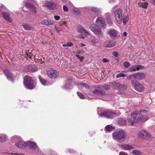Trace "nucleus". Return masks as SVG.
Wrapping results in <instances>:
<instances>
[{"label":"nucleus","instance_id":"9b49d317","mask_svg":"<svg viewBox=\"0 0 155 155\" xmlns=\"http://www.w3.org/2000/svg\"><path fill=\"white\" fill-rule=\"evenodd\" d=\"M49 77L51 78H54L57 77L59 75V72L53 68H49Z\"/></svg>","mask_w":155,"mask_h":155},{"label":"nucleus","instance_id":"6ab92c4d","mask_svg":"<svg viewBox=\"0 0 155 155\" xmlns=\"http://www.w3.org/2000/svg\"><path fill=\"white\" fill-rule=\"evenodd\" d=\"M120 147L122 148L123 150H130L134 149V147L129 144H121Z\"/></svg>","mask_w":155,"mask_h":155},{"label":"nucleus","instance_id":"4c0bfd02","mask_svg":"<svg viewBox=\"0 0 155 155\" xmlns=\"http://www.w3.org/2000/svg\"><path fill=\"white\" fill-rule=\"evenodd\" d=\"M103 87L106 90H108L110 89V86L109 84H105L103 86Z\"/></svg>","mask_w":155,"mask_h":155},{"label":"nucleus","instance_id":"bb28decb","mask_svg":"<svg viewBox=\"0 0 155 155\" xmlns=\"http://www.w3.org/2000/svg\"><path fill=\"white\" fill-rule=\"evenodd\" d=\"M2 15L3 17L6 21L10 23L12 22V20L10 18L9 15L8 13L5 12H3Z\"/></svg>","mask_w":155,"mask_h":155},{"label":"nucleus","instance_id":"4468645a","mask_svg":"<svg viewBox=\"0 0 155 155\" xmlns=\"http://www.w3.org/2000/svg\"><path fill=\"white\" fill-rule=\"evenodd\" d=\"M25 71L28 72H35L37 70V67L34 65H28L25 67Z\"/></svg>","mask_w":155,"mask_h":155},{"label":"nucleus","instance_id":"5701e85b","mask_svg":"<svg viewBox=\"0 0 155 155\" xmlns=\"http://www.w3.org/2000/svg\"><path fill=\"white\" fill-rule=\"evenodd\" d=\"M77 31L80 33L84 32L88 35H90V33L87 31V30L84 29L83 27L81 25H79L77 27Z\"/></svg>","mask_w":155,"mask_h":155},{"label":"nucleus","instance_id":"a878e982","mask_svg":"<svg viewBox=\"0 0 155 155\" xmlns=\"http://www.w3.org/2000/svg\"><path fill=\"white\" fill-rule=\"evenodd\" d=\"M127 121L123 118H120L118 119V124L122 126H124L127 124Z\"/></svg>","mask_w":155,"mask_h":155},{"label":"nucleus","instance_id":"f704fd0d","mask_svg":"<svg viewBox=\"0 0 155 155\" xmlns=\"http://www.w3.org/2000/svg\"><path fill=\"white\" fill-rule=\"evenodd\" d=\"M24 56L27 59L28 58H29V59H31V57L30 54V53H28L27 51L25 52V54Z\"/></svg>","mask_w":155,"mask_h":155},{"label":"nucleus","instance_id":"f3484780","mask_svg":"<svg viewBox=\"0 0 155 155\" xmlns=\"http://www.w3.org/2000/svg\"><path fill=\"white\" fill-rule=\"evenodd\" d=\"M26 6L27 8H29L33 13H36V8L34 5L30 3H27L26 4Z\"/></svg>","mask_w":155,"mask_h":155},{"label":"nucleus","instance_id":"e2e57ef3","mask_svg":"<svg viewBox=\"0 0 155 155\" xmlns=\"http://www.w3.org/2000/svg\"><path fill=\"white\" fill-rule=\"evenodd\" d=\"M12 155H18V153H11Z\"/></svg>","mask_w":155,"mask_h":155},{"label":"nucleus","instance_id":"7ed1b4c3","mask_svg":"<svg viewBox=\"0 0 155 155\" xmlns=\"http://www.w3.org/2000/svg\"><path fill=\"white\" fill-rule=\"evenodd\" d=\"M112 136L117 142L120 143L124 142L126 137L125 132L122 130L115 131L112 134Z\"/></svg>","mask_w":155,"mask_h":155},{"label":"nucleus","instance_id":"6e6d98bb","mask_svg":"<svg viewBox=\"0 0 155 155\" xmlns=\"http://www.w3.org/2000/svg\"><path fill=\"white\" fill-rule=\"evenodd\" d=\"M43 6L46 7L48 8V2H47L45 3L44 5H43Z\"/></svg>","mask_w":155,"mask_h":155},{"label":"nucleus","instance_id":"09e8293b","mask_svg":"<svg viewBox=\"0 0 155 155\" xmlns=\"http://www.w3.org/2000/svg\"><path fill=\"white\" fill-rule=\"evenodd\" d=\"M77 94L79 97H84L83 94L79 92H77Z\"/></svg>","mask_w":155,"mask_h":155},{"label":"nucleus","instance_id":"a211bd4d","mask_svg":"<svg viewBox=\"0 0 155 155\" xmlns=\"http://www.w3.org/2000/svg\"><path fill=\"white\" fill-rule=\"evenodd\" d=\"M28 146L32 150H35L38 147L36 143L34 142L31 141H27V147Z\"/></svg>","mask_w":155,"mask_h":155},{"label":"nucleus","instance_id":"f8f14e48","mask_svg":"<svg viewBox=\"0 0 155 155\" xmlns=\"http://www.w3.org/2000/svg\"><path fill=\"white\" fill-rule=\"evenodd\" d=\"M96 22L101 27L105 28L106 26L104 19L102 17L97 18L96 20Z\"/></svg>","mask_w":155,"mask_h":155},{"label":"nucleus","instance_id":"69168bd1","mask_svg":"<svg viewBox=\"0 0 155 155\" xmlns=\"http://www.w3.org/2000/svg\"><path fill=\"white\" fill-rule=\"evenodd\" d=\"M61 0V1L63 3L66 2L67 1V0Z\"/></svg>","mask_w":155,"mask_h":155},{"label":"nucleus","instance_id":"680f3d73","mask_svg":"<svg viewBox=\"0 0 155 155\" xmlns=\"http://www.w3.org/2000/svg\"><path fill=\"white\" fill-rule=\"evenodd\" d=\"M127 35V33L126 32H125L123 34V36H126Z\"/></svg>","mask_w":155,"mask_h":155},{"label":"nucleus","instance_id":"423d86ee","mask_svg":"<svg viewBox=\"0 0 155 155\" xmlns=\"http://www.w3.org/2000/svg\"><path fill=\"white\" fill-rule=\"evenodd\" d=\"M118 115L117 113L112 111H106L101 112L99 116L101 117H105L108 118L112 119Z\"/></svg>","mask_w":155,"mask_h":155},{"label":"nucleus","instance_id":"473e14b6","mask_svg":"<svg viewBox=\"0 0 155 155\" xmlns=\"http://www.w3.org/2000/svg\"><path fill=\"white\" fill-rule=\"evenodd\" d=\"M91 10L92 12H94L95 14H99V13H100V12L99 9L96 8H92Z\"/></svg>","mask_w":155,"mask_h":155},{"label":"nucleus","instance_id":"7c9ffc66","mask_svg":"<svg viewBox=\"0 0 155 155\" xmlns=\"http://www.w3.org/2000/svg\"><path fill=\"white\" fill-rule=\"evenodd\" d=\"M114 129V127L109 125L106 126L105 127V130L109 132L113 130Z\"/></svg>","mask_w":155,"mask_h":155},{"label":"nucleus","instance_id":"49530a36","mask_svg":"<svg viewBox=\"0 0 155 155\" xmlns=\"http://www.w3.org/2000/svg\"><path fill=\"white\" fill-rule=\"evenodd\" d=\"M68 47H71L72 46H73V44L70 41H68L67 44Z\"/></svg>","mask_w":155,"mask_h":155},{"label":"nucleus","instance_id":"0e129e2a","mask_svg":"<svg viewBox=\"0 0 155 155\" xmlns=\"http://www.w3.org/2000/svg\"><path fill=\"white\" fill-rule=\"evenodd\" d=\"M3 8V6L2 5L0 4V10H1Z\"/></svg>","mask_w":155,"mask_h":155},{"label":"nucleus","instance_id":"603ef678","mask_svg":"<svg viewBox=\"0 0 155 155\" xmlns=\"http://www.w3.org/2000/svg\"><path fill=\"white\" fill-rule=\"evenodd\" d=\"M102 61L104 63H107L109 61V60L107 59L104 58L102 59Z\"/></svg>","mask_w":155,"mask_h":155},{"label":"nucleus","instance_id":"79ce46f5","mask_svg":"<svg viewBox=\"0 0 155 155\" xmlns=\"http://www.w3.org/2000/svg\"><path fill=\"white\" fill-rule=\"evenodd\" d=\"M100 99L104 101H108L110 100V97H100Z\"/></svg>","mask_w":155,"mask_h":155},{"label":"nucleus","instance_id":"2f4dec72","mask_svg":"<svg viewBox=\"0 0 155 155\" xmlns=\"http://www.w3.org/2000/svg\"><path fill=\"white\" fill-rule=\"evenodd\" d=\"M138 5H139V7H141L143 8L147 9L148 6V3L147 2H143L141 3H139Z\"/></svg>","mask_w":155,"mask_h":155},{"label":"nucleus","instance_id":"393cba45","mask_svg":"<svg viewBox=\"0 0 155 155\" xmlns=\"http://www.w3.org/2000/svg\"><path fill=\"white\" fill-rule=\"evenodd\" d=\"M143 68V67L141 65H138L134 66L130 68L129 70L130 71H138L140 69H141Z\"/></svg>","mask_w":155,"mask_h":155},{"label":"nucleus","instance_id":"052dcab7","mask_svg":"<svg viewBox=\"0 0 155 155\" xmlns=\"http://www.w3.org/2000/svg\"><path fill=\"white\" fill-rule=\"evenodd\" d=\"M150 2L154 5H155V0H150Z\"/></svg>","mask_w":155,"mask_h":155},{"label":"nucleus","instance_id":"0eeeda50","mask_svg":"<svg viewBox=\"0 0 155 155\" xmlns=\"http://www.w3.org/2000/svg\"><path fill=\"white\" fill-rule=\"evenodd\" d=\"M90 28L98 37H101L102 36L103 33L98 25L94 24H92L90 26Z\"/></svg>","mask_w":155,"mask_h":155},{"label":"nucleus","instance_id":"f03ea898","mask_svg":"<svg viewBox=\"0 0 155 155\" xmlns=\"http://www.w3.org/2000/svg\"><path fill=\"white\" fill-rule=\"evenodd\" d=\"M115 20L119 24H121L123 21L125 24L129 20L128 17L122 13V11L120 8H118L114 12Z\"/></svg>","mask_w":155,"mask_h":155},{"label":"nucleus","instance_id":"6e6552de","mask_svg":"<svg viewBox=\"0 0 155 155\" xmlns=\"http://www.w3.org/2000/svg\"><path fill=\"white\" fill-rule=\"evenodd\" d=\"M102 87L99 86L97 87H95V89L93 91V93L97 95H103L105 94V92L102 91L101 90Z\"/></svg>","mask_w":155,"mask_h":155},{"label":"nucleus","instance_id":"ea45409f","mask_svg":"<svg viewBox=\"0 0 155 155\" xmlns=\"http://www.w3.org/2000/svg\"><path fill=\"white\" fill-rule=\"evenodd\" d=\"M76 56L79 59V60L81 61H82L83 60L84 58L83 56H80V55L78 54H76Z\"/></svg>","mask_w":155,"mask_h":155},{"label":"nucleus","instance_id":"72a5a7b5","mask_svg":"<svg viewBox=\"0 0 155 155\" xmlns=\"http://www.w3.org/2000/svg\"><path fill=\"white\" fill-rule=\"evenodd\" d=\"M132 153L135 155H140L142 154V153L138 150H134L132 151Z\"/></svg>","mask_w":155,"mask_h":155},{"label":"nucleus","instance_id":"20e7f679","mask_svg":"<svg viewBox=\"0 0 155 155\" xmlns=\"http://www.w3.org/2000/svg\"><path fill=\"white\" fill-rule=\"evenodd\" d=\"M23 83L27 89L32 90L35 88L36 84L34 83L32 78L29 75L25 76L24 78Z\"/></svg>","mask_w":155,"mask_h":155},{"label":"nucleus","instance_id":"a19ab883","mask_svg":"<svg viewBox=\"0 0 155 155\" xmlns=\"http://www.w3.org/2000/svg\"><path fill=\"white\" fill-rule=\"evenodd\" d=\"M42 24L46 25H48V20H44L41 22Z\"/></svg>","mask_w":155,"mask_h":155},{"label":"nucleus","instance_id":"ddd939ff","mask_svg":"<svg viewBox=\"0 0 155 155\" xmlns=\"http://www.w3.org/2000/svg\"><path fill=\"white\" fill-rule=\"evenodd\" d=\"M27 141L25 142L22 140H20L16 142L15 145L18 148L23 149L27 147Z\"/></svg>","mask_w":155,"mask_h":155},{"label":"nucleus","instance_id":"c9c22d12","mask_svg":"<svg viewBox=\"0 0 155 155\" xmlns=\"http://www.w3.org/2000/svg\"><path fill=\"white\" fill-rule=\"evenodd\" d=\"M135 74H133L127 77V79L128 80H131L135 78Z\"/></svg>","mask_w":155,"mask_h":155},{"label":"nucleus","instance_id":"4be33fe9","mask_svg":"<svg viewBox=\"0 0 155 155\" xmlns=\"http://www.w3.org/2000/svg\"><path fill=\"white\" fill-rule=\"evenodd\" d=\"M72 79L67 80L65 82L64 86L65 88L71 89L72 88V86L71 85V84L72 82Z\"/></svg>","mask_w":155,"mask_h":155},{"label":"nucleus","instance_id":"412c9836","mask_svg":"<svg viewBox=\"0 0 155 155\" xmlns=\"http://www.w3.org/2000/svg\"><path fill=\"white\" fill-rule=\"evenodd\" d=\"M6 77L9 79H11L12 78L13 76L12 73L8 69H5L3 71Z\"/></svg>","mask_w":155,"mask_h":155},{"label":"nucleus","instance_id":"3c124183","mask_svg":"<svg viewBox=\"0 0 155 155\" xmlns=\"http://www.w3.org/2000/svg\"><path fill=\"white\" fill-rule=\"evenodd\" d=\"M113 54L114 56L116 57H117L118 56V53L117 51H114L113 52Z\"/></svg>","mask_w":155,"mask_h":155},{"label":"nucleus","instance_id":"c85d7f7f","mask_svg":"<svg viewBox=\"0 0 155 155\" xmlns=\"http://www.w3.org/2000/svg\"><path fill=\"white\" fill-rule=\"evenodd\" d=\"M39 79L42 84L46 85L47 84L48 81L47 79L42 78L40 75L39 76Z\"/></svg>","mask_w":155,"mask_h":155},{"label":"nucleus","instance_id":"2eb2a0df","mask_svg":"<svg viewBox=\"0 0 155 155\" xmlns=\"http://www.w3.org/2000/svg\"><path fill=\"white\" fill-rule=\"evenodd\" d=\"M108 34L110 37L113 39H114L117 37V32L114 29H111L108 32Z\"/></svg>","mask_w":155,"mask_h":155},{"label":"nucleus","instance_id":"cd10ccee","mask_svg":"<svg viewBox=\"0 0 155 155\" xmlns=\"http://www.w3.org/2000/svg\"><path fill=\"white\" fill-rule=\"evenodd\" d=\"M24 28L26 30L30 31L33 29V27L28 24H25L22 25Z\"/></svg>","mask_w":155,"mask_h":155},{"label":"nucleus","instance_id":"37998d69","mask_svg":"<svg viewBox=\"0 0 155 155\" xmlns=\"http://www.w3.org/2000/svg\"><path fill=\"white\" fill-rule=\"evenodd\" d=\"M98 40H97V39L95 38H93L91 41V42L92 43L94 44H95L96 43H97V42H98Z\"/></svg>","mask_w":155,"mask_h":155},{"label":"nucleus","instance_id":"dca6fc26","mask_svg":"<svg viewBox=\"0 0 155 155\" xmlns=\"http://www.w3.org/2000/svg\"><path fill=\"white\" fill-rule=\"evenodd\" d=\"M112 84L114 86H115L114 88L117 89H126L127 88V86L125 85H122L119 83H117L116 82H114L112 83Z\"/></svg>","mask_w":155,"mask_h":155},{"label":"nucleus","instance_id":"864d4df0","mask_svg":"<svg viewBox=\"0 0 155 155\" xmlns=\"http://www.w3.org/2000/svg\"><path fill=\"white\" fill-rule=\"evenodd\" d=\"M55 29L57 31H59L61 30V29H60V28L57 26L55 27Z\"/></svg>","mask_w":155,"mask_h":155},{"label":"nucleus","instance_id":"de8ad7c7","mask_svg":"<svg viewBox=\"0 0 155 155\" xmlns=\"http://www.w3.org/2000/svg\"><path fill=\"white\" fill-rule=\"evenodd\" d=\"M107 22L110 25H111L113 24L112 20L111 19H108L107 20Z\"/></svg>","mask_w":155,"mask_h":155},{"label":"nucleus","instance_id":"c756f323","mask_svg":"<svg viewBox=\"0 0 155 155\" xmlns=\"http://www.w3.org/2000/svg\"><path fill=\"white\" fill-rule=\"evenodd\" d=\"M77 85L79 86L80 87L82 88L84 87L85 89H89L90 88V86L85 84L83 83H78Z\"/></svg>","mask_w":155,"mask_h":155},{"label":"nucleus","instance_id":"9d476101","mask_svg":"<svg viewBox=\"0 0 155 155\" xmlns=\"http://www.w3.org/2000/svg\"><path fill=\"white\" fill-rule=\"evenodd\" d=\"M138 136L139 137L143 139L148 138L149 134L146 130H142L139 132Z\"/></svg>","mask_w":155,"mask_h":155},{"label":"nucleus","instance_id":"bf43d9fd","mask_svg":"<svg viewBox=\"0 0 155 155\" xmlns=\"http://www.w3.org/2000/svg\"><path fill=\"white\" fill-rule=\"evenodd\" d=\"M79 46L81 47H84L85 46V44L82 43H80L79 44Z\"/></svg>","mask_w":155,"mask_h":155},{"label":"nucleus","instance_id":"774afa93","mask_svg":"<svg viewBox=\"0 0 155 155\" xmlns=\"http://www.w3.org/2000/svg\"><path fill=\"white\" fill-rule=\"evenodd\" d=\"M18 155H24V154L22 153H18Z\"/></svg>","mask_w":155,"mask_h":155},{"label":"nucleus","instance_id":"5fc2aeb1","mask_svg":"<svg viewBox=\"0 0 155 155\" xmlns=\"http://www.w3.org/2000/svg\"><path fill=\"white\" fill-rule=\"evenodd\" d=\"M119 155H127V154L123 151L119 153Z\"/></svg>","mask_w":155,"mask_h":155},{"label":"nucleus","instance_id":"8fccbe9b","mask_svg":"<svg viewBox=\"0 0 155 155\" xmlns=\"http://www.w3.org/2000/svg\"><path fill=\"white\" fill-rule=\"evenodd\" d=\"M54 18L56 20L58 21L60 20V17L59 16L56 15L54 16Z\"/></svg>","mask_w":155,"mask_h":155},{"label":"nucleus","instance_id":"4d7b16f0","mask_svg":"<svg viewBox=\"0 0 155 155\" xmlns=\"http://www.w3.org/2000/svg\"><path fill=\"white\" fill-rule=\"evenodd\" d=\"M68 151L70 153H73L74 152V151L72 150L71 149H69L68 150Z\"/></svg>","mask_w":155,"mask_h":155},{"label":"nucleus","instance_id":"58836bf2","mask_svg":"<svg viewBox=\"0 0 155 155\" xmlns=\"http://www.w3.org/2000/svg\"><path fill=\"white\" fill-rule=\"evenodd\" d=\"M126 76V75H125L124 74L120 73V74H118L116 76V77L117 78H120V77H125Z\"/></svg>","mask_w":155,"mask_h":155},{"label":"nucleus","instance_id":"f257e3e1","mask_svg":"<svg viewBox=\"0 0 155 155\" xmlns=\"http://www.w3.org/2000/svg\"><path fill=\"white\" fill-rule=\"evenodd\" d=\"M149 113L148 111L145 110H141L139 112L135 111L128 116L127 121L132 126L134 123L140 121L145 122L148 119Z\"/></svg>","mask_w":155,"mask_h":155},{"label":"nucleus","instance_id":"e433bc0d","mask_svg":"<svg viewBox=\"0 0 155 155\" xmlns=\"http://www.w3.org/2000/svg\"><path fill=\"white\" fill-rule=\"evenodd\" d=\"M124 66L125 68H127L130 66V64L128 62L125 61L124 62Z\"/></svg>","mask_w":155,"mask_h":155},{"label":"nucleus","instance_id":"1a4fd4ad","mask_svg":"<svg viewBox=\"0 0 155 155\" xmlns=\"http://www.w3.org/2000/svg\"><path fill=\"white\" fill-rule=\"evenodd\" d=\"M116 45V42L112 40H107L105 41L104 44V47L106 48H112Z\"/></svg>","mask_w":155,"mask_h":155},{"label":"nucleus","instance_id":"338daca9","mask_svg":"<svg viewBox=\"0 0 155 155\" xmlns=\"http://www.w3.org/2000/svg\"><path fill=\"white\" fill-rule=\"evenodd\" d=\"M63 46L64 47H66V46H67V44H63Z\"/></svg>","mask_w":155,"mask_h":155},{"label":"nucleus","instance_id":"a18cd8bd","mask_svg":"<svg viewBox=\"0 0 155 155\" xmlns=\"http://www.w3.org/2000/svg\"><path fill=\"white\" fill-rule=\"evenodd\" d=\"M63 9L64 12H67L68 11V9L65 5H64L63 7Z\"/></svg>","mask_w":155,"mask_h":155},{"label":"nucleus","instance_id":"aec40b11","mask_svg":"<svg viewBox=\"0 0 155 155\" xmlns=\"http://www.w3.org/2000/svg\"><path fill=\"white\" fill-rule=\"evenodd\" d=\"M135 74V79L137 80H142L145 77V75L142 73H137Z\"/></svg>","mask_w":155,"mask_h":155},{"label":"nucleus","instance_id":"c03bdc74","mask_svg":"<svg viewBox=\"0 0 155 155\" xmlns=\"http://www.w3.org/2000/svg\"><path fill=\"white\" fill-rule=\"evenodd\" d=\"M2 139V141H5L7 139V137L6 135H4L2 137H0V138Z\"/></svg>","mask_w":155,"mask_h":155},{"label":"nucleus","instance_id":"b1692460","mask_svg":"<svg viewBox=\"0 0 155 155\" xmlns=\"http://www.w3.org/2000/svg\"><path fill=\"white\" fill-rule=\"evenodd\" d=\"M57 8V4L55 2H49V9L54 10Z\"/></svg>","mask_w":155,"mask_h":155},{"label":"nucleus","instance_id":"39448f33","mask_svg":"<svg viewBox=\"0 0 155 155\" xmlns=\"http://www.w3.org/2000/svg\"><path fill=\"white\" fill-rule=\"evenodd\" d=\"M131 83L132 87L137 91L140 92L143 91L144 89V86L139 82H137L134 80H132Z\"/></svg>","mask_w":155,"mask_h":155},{"label":"nucleus","instance_id":"13d9d810","mask_svg":"<svg viewBox=\"0 0 155 155\" xmlns=\"http://www.w3.org/2000/svg\"><path fill=\"white\" fill-rule=\"evenodd\" d=\"M79 37L81 38L82 39H84V36H83V35L81 34L80 36H79Z\"/></svg>","mask_w":155,"mask_h":155}]
</instances>
